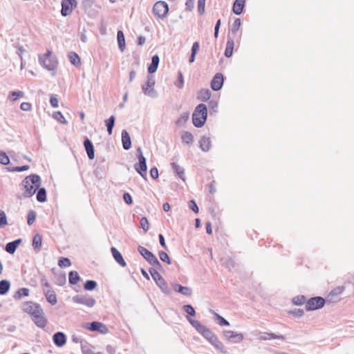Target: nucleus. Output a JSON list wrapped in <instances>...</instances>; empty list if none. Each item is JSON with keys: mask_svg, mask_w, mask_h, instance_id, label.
I'll use <instances>...</instances> for the list:
<instances>
[{"mask_svg": "<svg viewBox=\"0 0 354 354\" xmlns=\"http://www.w3.org/2000/svg\"><path fill=\"white\" fill-rule=\"evenodd\" d=\"M258 339L260 340H270L272 339H278L285 340V337L281 335H276L272 333H260Z\"/></svg>", "mask_w": 354, "mask_h": 354, "instance_id": "16", "label": "nucleus"}, {"mask_svg": "<svg viewBox=\"0 0 354 354\" xmlns=\"http://www.w3.org/2000/svg\"><path fill=\"white\" fill-rule=\"evenodd\" d=\"M207 116V106L204 104H199L192 114L193 124L198 128L202 127Z\"/></svg>", "mask_w": 354, "mask_h": 354, "instance_id": "4", "label": "nucleus"}, {"mask_svg": "<svg viewBox=\"0 0 354 354\" xmlns=\"http://www.w3.org/2000/svg\"><path fill=\"white\" fill-rule=\"evenodd\" d=\"M241 24V22L240 19H236L232 26L231 33L235 34L239 29Z\"/></svg>", "mask_w": 354, "mask_h": 354, "instance_id": "49", "label": "nucleus"}, {"mask_svg": "<svg viewBox=\"0 0 354 354\" xmlns=\"http://www.w3.org/2000/svg\"><path fill=\"white\" fill-rule=\"evenodd\" d=\"M36 213L33 210H30L28 213L27 223L31 225L35 221Z\"/></svg>", "mask_w": 354, "mask_h": 354, "instance_id": "50", "label": "nucleus"}, {"mask_svg": "<svg viewBox=\"0 0 354 354\" xmlns=\"http://www.w3.org/2000/svg\"><path fill=\"white\" fill-rule=\"evenodd\" d=\"M20 108L21 110H23L24 111H28L31 110L32 105H31V104H30L28 102H22L21 104Z\"/></svg>", "mask_w": 354, "mask_h": 354, "instance_id": "63", "label": "nucleus"}, {"mask_svg": "<svg viewBox=\"0 0 354 354\" xmlns=\"http://www.w3.org/2000/svg\"><path fill=\"white\" fill-rule=\"evenodd\" d=\"M159 61H160V59L157 55H153L152 57L151 62L148 67V72L149 73H153L156 71L158 66Z\"/></svg>", "mask_w": 354, "mask_h": 354, "instance_id": "27", "label": "nucleus"}, {"mask_svg": "<svg viewBox=\"0 0 354 354\" xmlns=\"http://www.w3.org/2000/svg\"><path fill=\"white\" fill-rule=\"evenodd\" d=\"M115 118L113 115L111 116L109 119L105 120V124L107 129V132L109 135L112 134L113 128L115 124Z\"/></svg>", "mask_w": 354, "mask_h": 354, "instance_id": "36", "label": "nucleus"}, {"mask_svg": "<svg viewBox=\"0 0 354 354\" xmlns=\"http://www.w3.org/2000/svg\"><path fill=\"white\" fill-rule=\"evenodd\" d=\"M80 277L78 273L75 271H71L69 272L68 281L71 284H76L80 281Z\"/></svg>", "mask_w": 354, "mask_h": 354, "instance_id": "38", "label": "nucleus"}, {"mask_svg": "<svg viewBox=\"0 0 354 354\" xmlns=\"http://www.w3.org/2000/svg\"><path fill=\"white\" fill-rule=\"evenodd\" d=\"M76 6V0H62V15L64 17L69 15Z\"/></svg>", "mask_w": 354, "mask_h": 354, "instance_id": "12", "label": "nucleus"}, {"mask_svg": "<svg viewBox=\"0 0 354 354\" xmlns=\"http://www.w3.org/2000/svg\"><path fill=\"white\" fill-rule=\"evenodd\" d=\"M39 64L48 71H55L57 66L55 57H52V53L48 50L46 53L39 57Z\"/></svg>", "mask_w": 354, "mask_h": 354, "instance_id": "5", "label": "nucleus"}, {"mask_svg": "<svg viewBox=\"0 0 354 354\" xmlns=\"http://www.w3.org/2000/svg\"><path fill=\"white\" fill-rule=\"evenodd\" d=\"M84 146L85 147L88 158L93 160L95 157L94 148L91 141L88 138H86L84 141Z\"/></svg>", "mask_w": 354, "mask_h": 354, "instance_id": "21", "label": "nucleus"}, {"mask_svg": "<svg viewBox=\"0 0 354 354\" xmlns=\"http://www.w3.org/2000/svg\"><path fill=\"white\" fill-rule=\"evenodd\" d=\"M21 242V239H19L12 242L8 243L6 245V251L9 254H13L16 251L17 246Z\"/></svg>", "mask_w": 354, "mask_h": 354, "instance_id": "26", "label": "nucleus"}, {"mask_svg": "<svg viewBox=\"0 0 354 354\" xmlns=\"http://www.w3.org/2000/svg\"><path fill=\"white\" fill-rule=\"evenodd\" d=\"M157 286L160 288L162 292L165 294H169L170 293V289L167 286V282L163 278H161L160 281H158L156 282Z\"/></svg>", "mask_w": 354, "mask_h": 354, "instance_id": "33", "label": "nucleus"}, {"mask_svg": "<svg viewBox=\"0 0 354 354\" xmlns=\"http://www.w3.org/2000/svg\"><path fill=\"white\" fill-rule=\"evenodd\" d=\"M199 48V43L198 41L194 42L192 47L191 56L189 59V63H193L195 61L196 55L198 52Z\"/></svg>", "mask_w": 354, "mask_h": 354, "instance_id": "34", "label": "nucleus"}, {"mask_svg": "<svg viewBox=\"0 0 354 354\" xmlns=\"http://www.w3.org/2000/svg\"><path fill=\"white\" fill-rule=\"evenodd\" d=\"M325 304V299L322 297L310 298L306 304L307 310H315L322 308Z\"/></svg>", "mask_w": 354, "mask_h": 354, "instance_id": "11", "label": "nucleus"}, {"mask_svg": "<svg viewBox=\"0 0 354 354\" xmlns=\"http://www.w3.org/2000/svg\"><path fill=\"white\" fill-rule=\"evenodd\" d=\"M50 103L53 107H54V108L58 107L59 101H58V99H57L56 95H51L50 98Z\"/></svg>", "mask_w": 354, "mask_h": 354, "instance_id": "60", "label": "nucleus"}, {"mask_svg": "<svg viewBox=\"0 0 354 354\" xmlns=\"http://www.w3.org/2000/svg\"><path fill=\"white\" fill-rule=\"evenodd\" d=\"M345 288L344 286H337L330 291L328 297H330L332 299L333 297H338L339 295L342 294Z\"/></svg>", "mask_w": 354, "mask_h": 354, "instance_id": "40", "label": "nucleus"}, {"mask_svg": "<svg viewBox=\"0 0 354 354\" xmlns=\"http://www.w3.org/2000/svg\"><path fill=\"white\" fill-rule=\"evenodd\" d=\"M72 300L75 304H82L88 308H92L96 304L95 299L88 295H77L73 297Z\"/></svg>", "mask_w": 354, "mask_h": 354, "instance_id": "7", "label": "nucleus"}, {"mask_svg": "<svg viewBox=\"0 0 354 354\" xmlns=\"http://www.w3.org/2000/svg\"><path fill=\"white\" fill-rule=\"evenodd\" d=\"M154 84V77L153 75H148L146 83L142 86L144 94L151 97H156V91L153 88Z\"/></svg>", "mask_w": 354, "mask_h": 354, "instance_id": "10", "label": "nucleus"}, {"mask_svg": "<svg viewBox=\"0 0 354 354\" xmlns=\"http://www.w3.org/2000/svg\"><path fill=\"white\" fill-rule=\"evenodd\" d=\"M171 168L174 170V171L178 175V176L182 179L183 181L185 180V169L183 167L180 166L179 165L172 162L171 164Z\"/></svg>", "mask_w": 354, "mask_h": 354, "instance_id": "25", "label": "nucleus"}, {"mask_svg": "<svg viewBox=\"0 0 354 354\" xmlns=\"http://www.w3.org/2000/svg\"><path fill=\"white\" fill-rule=\"evenodd\" d=\"M149 272L153 279V280L157 282L158 281H160L162 277L160 274V273L155 269V268H150Z\"/></svg>", "mask_w": 354, "mask_h": 354, "instance_id": "48", "label": "nucleus"}, {"mask_svg": "<svg viewBox=\"0 0 354 354\" xmlns=\"http://www.w3.org/2000/svg\"><path fill=\"white\" fill-rule=\"evenodd\" d=\"M205 1L206 0H198V11L201 15L205 12Z\"/></svg>", "mask_w": 354, "mask_h": 354, "instance_id": "56", "label": "nucleus"}, {"mask_svg": "<svg viewBox=\"0 0 354 354\" xmlns=\"http://www.w3.org/2000/svg\"><path fill=\"white\" fill-rule=\"evenodd\" d=\"M22 310L29 314L32 320L37 326L44 328L47 324V320L44 317V313L41 307L33 301H26L22 304Z\"/></svg>", "mask_w": 354, "mask_h": 354, "instance_id": "2", "label": "nucleus"}, {"mask_svg": "<svg viewBox=\"0 0 354 354\" xmlns=\"http://www.w3.org/2000/svg\"><path fill=\"white\" fill-rule=\"evenodd\" d=\"M172 286L174 291L180 292L183 295L190 296L192 294V290L189 287L183 286L178 283H174Z\"/></svg>", "mask_w": 354, "mask_h": 354, "instance_id": "18", "label": "nucleus"}, {"mask_svg": "<svg viewBox=\"0 0 354 354\" xmlns=\"http://www.w3.org/2000/svg\"><path fill=\"white\" fill-rule=\"evenodd\" d=\"M8 225L7 217L6 213L0 210V227H3Z\"/></svg>", "mask_w": 354, "mask_h": 354, "instance_id": "53", "label": "nucleus"}, {"mask_svg": "<svg viewBox=\"0 0 354 354\" xmlns=\"http://www.w3.org/2000/svg\"><path fill=\"white\" fill-rule=\"evenodd\" d=\"M122 142L124 149L129 150L131 147V137L126 130L122 131Z\"/></svg>", "mask_w": 354, "mask_h": 354, "instance_id": "19", "label": "nucleus"}, {"mask_svg": "<svg viewBox=\"0 0 354 354\" xmlns=\"http://www.w3.org/2000/svg\"><path fill=\"white\" fill-rule=\"evenodd\" d=\"M37 200L39 202L43 203L46 201V192L45 188H39L37 194Z\"/></svg>", "mask_w": 354, "mask_h": 354, "instance_id": "39", "label": "nucleus"}, {"mask_svg": "<svg viewBox=\"0 0 354 354\" xmlns=\"http://www.w3.org/2000/svg\"><path fill=\"white\" fill-rule=\"evenodd\" d=\"M289 313L297 317H301L304 314V310L300 308H295L294 310H290Z\"/></svg>", "mask_w": 354, "mask_h": 354, "instance_id": "57", "label": "nucleus"}, {"mask_svg": "<svg viewBox=\"0 0 354 354\" xmlns=\"http://www.w3.org/2000/svg\"><path fill=\"white\" fill-rule=\"evenodd\" d=\"M211 139L209 136H203L199 141V147L203 151H208L211 149Z\"/></svg>", "mask_w": 354, "mask_h": 354, "instance_id": "17", "label": "nucleus"}, {"mask_svg": "<svg viewBox=\"0 0 354 354\" xmlns=\"http://www.w3.org/2000/svg\"><path fill=\"white\" fill-rule=\"evenodd\" d=\"M187 319L191 325L196 328V330L201 334L211 344L216 348L219 350L224 354L227 353L225 346L221 342L219 341L216 335L205 326L201 324L198 321L192 319L187 317Z\"/></svg>", "mask_w": 354, "mask_h": 354, "instance_id": "1", "label": "nucleus"}, {"mask_svg": "<svg viewBox=\"0 0 354 354\" xmlns=\"http://www.w3.org/2000/svg\"><path fill=\"white\" fill-rule=\"evenodd\" d=\"M0 163L3 165H8L10 163V158L6 152L0 150Z\"/></svg>", "mask_w": 354, "mask_h": 354, "instance_id": "44", "label": "nucleus"}, {"mask_svg": "<svg viewBox=\"0 0 354 354\" xmlns=\"http://www.w3.org/2000/svg\"><path fill=\"white\" fill-rule=\"evenodd\" d=\"M222 263L223 265H225L226 267L229 268H231V267H234V262L231 259H223L222 260Z\"/></svg>", "mask_w": 354, "mask_h": 354, "instance_id": "62", "label": "nucleus"}, {"mask_svg": "<svg viewBox=\"0 0 354 354\" xmlns=\"http://www.w3.org/2000/svg\"><path fill=\"white\" fill-rule=\"evenodd\" d=\"M189 117V113H187V112L183 113L180 115V116L179 117V118L177 120V121L176 122V125H178V127L183 126L186 123V122L188 120Z\"/></svg>", "mask_w": 354, "mask_h": 354, "instance_id": "37", "label": "nucleus"}, {"mask_svg": "<svg viewBox=\"0 0 354 354\" xmlns=\"http://www.w3.org/2000/svg\"><path fill=\"white\" fill-rule=\"evenodd\" d=\"M214 314L215 317H216V319L218 320L219 325L225 326H227L230 325V323L228 322V321H227L224 317H223L222 316H221L220 315H218L216 313H214Z\"/></svg>", "mask_w": 354, "mask_h": 354, "instance_id": "52", "label": "nucleus"}, {"mask_svg": "<svg viewBox=\"0 0 354 354\" xmlns=\"http://www.w3.org/2000/svg\"><path fill=\"white\" fill-rule=\"evenodd\" d=\"M159 257L162 261L165 262L167 264H171L170 258L166 252H165L163 251L160 252Z\"/></svg>", "mask_w": 354, "mask_h": 354, "instance_id": "54", "label": "nucleus"}, {"mask_svg": "<svg viewBox=\"0 0 354 354\" xmlns=\"http://www.w3.org/2000/svg\"><path fill=\"white\" fill-rule=\"evenodd\" d=\"M70 62L75 66H78L80 64V56L75 52H70L68 55Z\"/></svg>", "mask_w": 354, "mask_h": 354, "instance_id": "32", "label": "nucleus"}, {"mask_svg": "<svg viewBox=\"0 0 354 354\" xmlns=\"http://www.w3.org/2000/svg\"><path fill=\"white\" fill-rule=\"evenodd\" d=\"M137 151L140 153L138 155V163L136 164L134 167L136 171L144 178H146L147 176V164H146V158L144 157L142 153V150L140 147H138Z\"/></svg>", "mask_w": 354, "mask_h": 354, "instance_id": "9", "label": "nucleus"}, {"mask_svg": "<svg viewBox=\"0 0 354 354\" xmlns=\"http://www.w3.org/2000/svg\"><path fill=\"white\" fill-rule=\"evenodd\" d=\"M58 265L60 267H68L71 266V261L68 258H61L59 260Z\"/></svg>", "mask_w": 354, "mask_h": 354, "instance_id": "58", "label": "nucleus"}, {"mask_svg": "<svg viewBox=\"0 0 354 354\" xmlns=\"http://www.w3.org/2000/svg\"><path fill=\"white\" fill-rule=\"evenodd\" d=\"M211 97V91L209 89H203L199 93L198 98L202 101H207Z\"/></svg>", "mask_w": 354, "mask_h": 354, "instance_id": "41", "label": "nucleus"}, {"mask_svg": "<svg viewBox=\"0 0 354 354\" xmlns=\"http://www.w3.org/2000/svg\"><path fill=\"white\" fill-rule=\"evenodd\" d=\"M150 176L153 179L158 178V170L156 167H153L150 170Z\"/></svg>", "mask_w": 354, "mask_h": 354, "instance_id": "64", "label": "nucleus"}, {"mask_svg": "<svg viewBox=\"0 0 354 354\" xmlns=\"http://www.w3.org/2000/svg\"><path fill=\"white\" fill-rule=\"evenodd\" d=\"M41 243H42V236L37 234L34 236L32 239V247L34 248L36 252H38L41 250Z\"/></svg>", "mask_w": 354, "mask_h": 354, "instance_id": "29", "label": "nucleus"}, {"mask_svg": "<svg viewBox=\"0 0 354 354\" xmlns=\"http://www.w3.org/2000/svg\"><path fill=\"white\" fill-rule=\"evenodd\" d=\"M96 286L97 283L93 280H87L84 286L85 290L90 291L94 290L96 288Z\"/></svg>", "mask_w": 354, "mask_h": 354, "instance_id": "46", "label": "nucleus"}, {"mask_svg": "<svg viewBox=\"0 0 354 354\" xmlns=\"http://www.w3.org/2000/svg\"><path fill=\"white\" fill-rule=\"evenodd\" d=\"M223 75L221 73H216L211 82V88L215 91H219L223 84Z\"/></svg>", "mask_w": 354, "mask_h": 354, "instance_id": "14", "label": "nucleus"}, {"mask_svg": "<svg viewBox=\"0 0 354 354\" xmlns=\"http://www.w3.org/2000/svg\"><path fill=\"white\" fill-rule=\"evenodd\" d=\"M44 295L46 297V300L48 303H50L51 305L54 306L57 304V296L55 292L52 290L48 289H44Z\"/></svg>", "mask_w": 354, "mask_h": 354, "instance_id": "22", "label": "nucleus"}, {"mask_svg": "<svg viewBox=\"0 0 354 354\" xmlns=\"http://www.w3.org/2000/svg\"><path fill=\"white\" fill-rule=\"evenodd\" d=\"M138 250L140 254L149 262V264L156 269L161 268L162 266L160 263L152 252L142 246H139Z\"/></svg>", "mask_w": 354, "mask_h": 354, "instance_id": "6", "label": "nucleus"}, {"mask_svg": "<svg viewBox=\"0 0 354 354\" xmlns=\"http://www.w3.org/2000/svg\"><path fill=\"white\" fill-rule=\"evenodd\" d=\"M306 302V297L304 295L297 296L292 299V303L297 306H301Z\"/></svg>", "mask_w": 354, "mask_h": 354, "instance_id": "47", "label": "nucleus"}, {"mask_svg": "<svg viewBox=\"0 0 354 354\" xmlns=\"http://www.w3.org/2000/svg\"><path fill=\"white\" fill-rule=\"evenodd\" d=\"M88 328L91 331H100L102 333H105L107 330L106 326L101 322H91Z\"/></svg>", "mask_w": 354, "mask_h": 354, "instance_id": "24", "label": "nucleus"}, {"mask_svg": "<svg viewBox=\"0 0 354 354\" xmlns=\"http://www.w3.org/2000/svg\"><path fill=\"white\" fill-rule=\"evenodd\" d=\"M111 250L115 261L122 267L126 266V262L124 261L121 253L115 248L113 247L111 248Z\"/></svg>", "mask_w": 354, "mask_h": 354, "instance_id": "23", "label": "nucleus"}, {"mask_svg": "<svg viewBox=\"0 0 354 354\" xmlns=\"http://www.w3.org/2000/svg\"><path fill=\"white\" fill-rule=\"evenodd\" d=\"M182 141L183 143L191 145L194 142V136L189 131H184L181 136Z\"/></svg>", "mask_w": 354, "mask_h": 354, "instance_id": "31", "label": "nucleus"}, {"mask_svg": "<svg viewBox=\"0 0 354 354\" xmlns=\"http://www.w3.org/2000/svg\"><path fill=\"white\" fill-rule=\"evenodd\" d=\"M140 226L145 230V232H147L149 230V222L146 217H142L141 218Z\"/></svg>", "mask_w": 354, "mask_h": 354, "instance_id": "59", "label": "nucleus"}, {"mask_svg": "<svg viewBox=\"0 0 354 354\" xmlns=\"http://www.w3.org/2000/svg\"><path fill=\"white\" fill-rule=\"evenodd\" d=\"M28 169H29L28 165H24V166H21V167H12V168L8 167L7 170L9 171H12V172H15V171L21 172V171H26Z\"/></svg>", "mask_w": 354, "mask_h": 354, "instance_id": "51", "label": "nucleus"}, {"mask_svg": "<svg viewBox=\"0 0 354 354\" xmlns=\"http://www.w3.org/2000/svg\"><path fill=\"white\" fill-rule=\"evenodd\" d=\"M21 184L25 189L24 197H30L40 186V177L37 174H31L26 177Z\"/></svg>", "mask_w": 354, "mask_h": 354, "instance_id": "3", "label": "nucleus"}, {"mask_svg": "<svg viewBox=\"0 0 354 354\" xmlns=\"http://www.w3.org/2000/svg\"><path fill=\"white\" fill-rule=\"evenodd\" d=\"M234 46V40L230 38V37L227 39L226 48L225 50V56L227 57H230L232 55L233 53V49Z\"/></svg>", "mask_w": 354, "mask_h": 354, "instance_id": "28", "label": "nucleus"}, {"mask_svg": "<svg viewBox=\"0 0 354 354\" xmlns=\"http://www.w3.org/2000/svg\"><path fill=\"white\" fill-rule=\"evenodd\" d=\"M117 39L118 48L121 52H123L125 49V39L122 31L119 30L117 34Z\"/></svg>", "mask_w": 354, "mask_h": 354, "instance_id": "30", "label": "nucleus"}, {"mask_svg": "<svg viewBox=\"0 0 354 354\" xmlns=\"http://www.w3.org/2000/svg\"><path fill=\"white\" fill-rule=\"evenodd\" d=\"M183 309L190 316H194L196 314L194 308L189 304L185 305Z\"/></svg>", "mask_w": 354, "mask_h": 354, "instance_id": "55", "label": "nucleus"}, {"mask_svg": "<svg viewBox=\"0 0 354 354\" xmlns=\"http://www.w3.org/2000/svg\"><path fill=\"white\" fill-rule=\"evenodd\" d=\"M189 207L195 213L198 212V207L194 200H192L189 202Z\"/></svg>", "mask_w": 354, "mask_h": 354, "instance_id": "61", "label": "nucleus"}, {"mask_svg": "<svg viewBox=\"0 0 354 354\" xmlns=\"http://www.w3.org/2000/svg\"><path fill=\"white\" fill-rule=\"evenodd\" d=\"M29 293V290L26 288H19L15 295V298L17 299H21L22 297L28 296Z\"/></svg>", "mask_w": 354, "mask_h": 354, "instance_id": "42", "label": "nucleus"}, {"mask_svg": "<svg viewBox=\"0 0 354 354\" xmlns=\"http://www.w3.org/2000/svg\"><path fill=\"white\" fill-rule=\"evenodd\" d=\"M54 344L59 347L64 346L66 342V337L62 332H57L53 337Z\"/></svg>", "mask_w": 354, "mask_h": 354, "instance_id": "15", "label": "nucleus"}, {"mask_svg": "<svg viewBox=\"0 0 354 354\" xmlns=\"http://www.w3.org/2000/svg\"><path fill=\"white\" fill-rule=\"evenodd\" d=\"M24 96V93L22 91H12L9 94V98L12 101H16L20 97Z\"/></svg>", "mask_w": 354, "mask_h": 354, "instance_id": "45", "label": "nucleus"}, {"mask_svg": "<svg viewBox=\"0 0 354 354\" xmlns=\"http://www.w3.org/2000/svg\"><path fill=\"white\" fill-rule=\"evenodd\" d=\"M223 335L228 341L234 344L240 343L243 339V335L241 333H237L232 330L224 331Z\"/></svg>", "mask_w": 354, "mask_h": 354, "instance_id": "13", "label": "nucleus"}, {"mask_svg": "<svg viewBox=\"0 0 354 354\" xmlns=\"http://www.w3.org/2000/svg\"><path fill=\"white\" fill-rule=\"evenodd\" d=\"M53 117L54 119H55L62 124H67V120L65 119L63 114L60 111L54 112L53 114Z\"/></svg>", "mask_w": 354, "mask_h": 354, "instance_id": "43", "label": "nucleus"}, {"mask_svg": "<svg viewBox=\"0 0 354 354\" xmlns=\"http://www.w3.org/2000/svg\"><path fill=\"white\" fill-rule=\"evenodd\" d=\"M10 283L8 280L0 281V295H5L10 289Z\"/></svg>", "mask_w": 354, "mask_h": 354, "instance_id": "35", "label": "nucleus"}, {"mask_svg": "<svg viewBox=\"0 0 354 354\" xmlns=\"http://www.w3.org/2000/svg\"><path fill=\"white\" fill-rule=\"evenodd\" d=\"M245 3V0H235L232 6L233 12L237 15H241L244 8Z\"/></svg>", "mask_w": 354, "mask_h": 354, "instance_id": "20", "label": "nucleus"}, {"mask_svg": "<svg viewBox=\"0 0 354 354\" xmlns=\"http://www.w3.org/2000/svg\"><path fill=\"white\" fill-rule=\"evenodd\" d=\"M169 11V7L166 2L159 1L156 2L153 6V15L159 19L166 17Z\"/></svg>", "mask_w": 354, "mask_h": 354, "instance_id": "8", "label": "nucleus"}]
</instances>
